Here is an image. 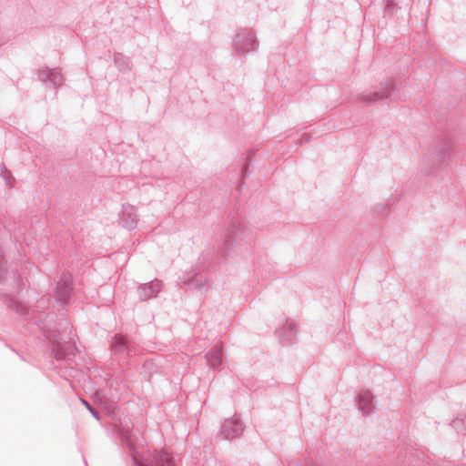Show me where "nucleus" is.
I'll return each instance as SVG.
<instances>
[{
    "instance_id": "obj_1",
    "label": "nucleus",
    "mask_w": 466,
    "mask_h": 466,
    "mask_svg": "<svg viewBox=\"0 0 466 466\" xmlns=\"http://www.w3.org/2000/svg\"><path fill=\"white\" fill-rule=\"evenodd\" d=\"M3 296L5 305L9 309L28 320V325L36 326L43 336L52 343V352L56 360H71L67 352L70 348L68 344L74 342L76 334L67 319H61L57 322V315L54 312L46 313L44 318L42 316H33V311L22 302L7 294H3Z\"/></svg>"
},
{
    "instance_id": "obj_2",
    "label": "nucleus",
    "mask_w": 466,
    "mask_h": 466,
    "mask_svg": "<svg viewBox=\"0 0 466 466\" xmlns=\"http://www.w3.org/2000/svg\"><path fill=\"white\" fill-rule=\"evenodd\" d=\"M252 240L251 229L242 218L238 215L229 217L228 225L223 231L222 240L218 249H205L201 254V261L208 271H215L218 264L223 263L235 252L242 243L248 244Z\"/></svg>"
},
{
    "instance_id": "obj_3",
    "label": "nucleus",
    "mask_w": 466,
    "mask_h": 466,
    "mask_svg": "<svg viewBox=\"0 0 466 466\" xmlns=\"http://www.w3.org/2000/svg\"><path fill=\"white\" fill-rule=\"evenodd\" d=\"M453 147L454 141L452 138L448 134H442L434 152L431 154L433 163L432 167L427 170L428 174L431 175L443 170L453 161Z\"/></svg>"
},
{
    "instance_id": "obj_4",
    "label": "nucleus",
    "mask_w": 466,
    "mask_h": 466,
    "mask_svg": "<svg viewBox=\"0 0 466 466\" xmlns=\"http://www.w3.org/2000/svg\"><path fill=\"white\" fill-rule=\"evenodd\" d=\"M232 45L238 55H246L250 51H255L259 43L256 34L251 29L244 27L236 34Z\"/></svg>"
},
{
    "instance_id": "obj_5",
    "label": "nucleus",
    "mask_w": 466,
    "mask_h": 466,
    "mask_svg": "<svg viewBox=\"0 0 466 466\" xmlns=\"http://www.w3.org/2000/svg\"><path fill=\"white\" fill-rule=\"evenodd\" d=\"M55 296L62 305H67L73 296V275L69 271H63L56 281Z\"/></svg>"
},
{
    "instance_id": "obj_6",
    "label": "nucleus",
    "mask_w": 466,
    "mask_h": 466,
    "mask_svg": "<svg viewBox=\"0 0 466 466\" xmlns=\"http://www.w3.org/2000/svg\"><path fill=\"white\" fill-rule=\"evenodd\" d=\"M133 466H176L174 457L166 450H155L151 455L139 461L133 458Z\"/></svg>"
},
{
    "instance_id": "obj_7",
    "label": "nucleus",
    "mask_w": 466,
    "mask_h": 466,
    "mask_svg": "<svg viewBox=\"0 0 466 466\" xmlns=\"http://www.w3.org/2000/svg\"><path fill=\"white\" fill-rule=\"evenodd\" d=\"M396 88L395 79L388 77L379 84L378 89L369 95H361L360 99L365 103H372L380 99L389 98Z\"/></svg>"
},
{
    "instance_id": "obj_8",
    "label": "nucleus",
    "mask_w": 466,
    "mask_h": 466,
    "mask_svg": "<svg viewBox=\"0 0 466 466\" xmlns=\"http://www.w3.org/2000/svg\"><path fill=\"white\" fill-rule=\"evenodd\" d=\"M162 288L163 281L157 279L140 284L137 288L138 300L143 302L147 301L150 299L157 298Z\"/></svg>"
},
{
    "instance_id": "obj_9",
    "label": "nucleus",
    "mask_w": 466,
    "mask_h": 466,
    "mask_svg": "<svg viewBox=\"0 0 466 466\" xmlns=\"http://www.w3.org/2000/svg\"><path fill=\"white\" fill-rule=\"evenodd\" d=\"M184 285L187 286L189 289L204 291L208 290L210 286L211 280L208 272H195L194 274L185 277L182 280Z\"/></svg>"
},
{
    "instance_id": "obj_10",
    "label": "nucleus",
    "mask_w": 466,
    "mask_h": 466,
    "mask_svg": "<svg viewBox=\"0 0 466 466\" xmlns=\"http://www.w3.org/2000/svg\"><path fill=\"white\" fill-rule=\"evenodd\" d=\"M137 222L138 215L137 208L128 203L123 204L119 214V224L128 230H133L137 228Z\"/></svg>"
},
{
    "instance_id": "obj_11",
    "label": "nucleus",
    "mask_w": 466,
    "mask_h": 466,
    "mask_svg": "<svg viewBox=\"0 0 466 466\" xmlns=\"http://www.w3.org/2000/svg\"><path fill=\"white\" fill-rule=\"evenodd\" d=\"M244 426L238 418L226 419L220 429V434L226 440H232L241 436Z\"/></svg>"
},
{
    "instance_id": "obj_12",
    "label": "nucleus",
    "mask_w": 466,
    "mask_h": 466,
    "mask_svg": "<svg viewBox=\"0 0 466 466\" xmlns=\"http://www.w3.org/2000/svg\"><path fill=\"white\" fill-rule=\"evenodd\" d=\"M110 350L113 355L126 359L131 351L129 341L122 334H116L111 339Z\"/></svg>"
},
{
    "instance_id": "obj_13",
    "label": "nucleus",
    "mask_w": 466,
    "mask_h": 466,
    "mask_svg": "<svg viewBox=\"0 0 466 466\" xmlns=\"http://www.w3.org/2000/svg\"><path fill=\"white\" fill-rule=\"evenodd\" d=\"M210 369L221 370L223 369V345L215 344L205 356Z\"/></svg>"
},
{
    "instance_id": "obj_14",
    "label": "nucleus",
    "mask_w": 466,
    "mask_h": 466,
    "mask_svg": "<svg viewBox=\"0 0 466 466\" xmlns=\"http://www.w3.org/2000/svg\"><path fill=\"white\" fill-rule=\"evenodd\" d=\"M357 408L362 412L363 416H367L373 412L374 397L373 394L367 390H360L356 397Z\"/></svg>"
},
{
    "instance_id": "obj_15",
    "label": "nucleus",
    "mask_w": 466,
    "mask_h": 466,
    "mask_svg": "<svg viewBox=\"0 0 466 466\" xmlns=\"http://www.w3.org/2000/svg\"><path fill=\"white\" fill-rule=\"evenodd\" d=\"M276 334L280 343L284 345L293 343L298 334L296 323L291 320H286L282 328L276 330Z\"/></svg>"
},
{
    "instance_id": "obj_16",
    "label": "nucleus",
    "mask_w": 466,
    "mask_h": 466,
    "mask_svg": "<svg viewBox=\"0 0 466 466\" xmlns=\"http://www.w3.org/2000/svg\"><path fill=\"white\" fill-rule=\"evenodd\" d=\"M38 79L42 82L49 81L53 86L58 87L63 84V75L57 68L41 69L37 73Z\"/></svg>"
},
{
    "instance_id": "obj_17",
    "label": "nucleus",
    "mask_w": 466,
    "mask_h": 466,
    "mask_svg": "<svg viewBox=\"0 0 466 466\" xmlns=\"http://www.w3.org/2000/svg\"><path fill=\"white\" fill-rule=\"evenodd\" d=\"M114 64L123 73L130 71V59L122 53L116 52L114 55Z\"/></svg>"
},
{
    "instance_id": "obj_18",
    "label": "nucleus",
    "mask_w": 466,
    "mask_h": 466,
    "mask_svg": "<svg viewBox=\"0 0 466 466\" xmlns=\"http://www.w3.org/2000/svg\"><path fill=\"white\" fill-rule=\"evenodd\" d=\"M116 433L117 438L127 446L129 450H134L135 446L131 442V433L129 431V427H117L116 430Z\"/></svg>"
},
{
    "instance_id": "obj_19",
    "label": "nucleus",
    "mask_w": 466,
    "mask_h": 466,
    "mask_svg": "<svg viewBox=\"0 0 466 466\" xmlns=\"http://www.w3.org/2000/svg\"><path fill=\"white\" fill-rule=\"evenodd\" d=\"M7 273V261L5 259L4 251L0 247V283H2Z\"/></svg>"
},
{
    "instance_id": "obj_20",
    "label": "nucleus",
    "mask_w": 466,
    "mask_h": 466,
    "mask_svg": "<svg viewBox=\"0 0 466 466\" xmlns=\"http://www.w3.org/2000/svg\"><path fill=\"white\" fill-rule=\"evenodd\" d=\"M400 9L398 6V0H387L384 7V12L389 15H393Z\"/></svg>"
},
{
    "instance_id": "obj_21",
    "label": "nucleus",
    "mask_w": 466,
    "mask_h": 466,
    "mask_svg": "<svg viewBox=\"0 0 466 466\" xmlns=\"http://www.w3.org/2000/svg\"><path fill=\"white\" fill-rule=\"evenodd\" d=\"M14 287L10 289L12 292H20L23 289L24 282L19 273H15L13 277Z\"/></svg>"
},
{
    "instance_id": "obj_22",
    "label": "nucleus",
    "mask_w": 466,
    "mask_h": 466,
    "mask_svg": "<svg viewBox=\"0 0 466 466\" xmlns=\"http://www.w3.org/2000/svg\"><path fill=\"white\" fill-rule=\"evenodd\" d=\"M80 400L83 403V405L86 408V410H89V412L93 415V417L96 420H100L99 412L86 400L81 398Z\"/></svg>"
},
{
    "instance_id": "obj_23",
    "label": "nucleus",
    "mask_w": 466,
    "mask_h": 466,
    "mask_svg": "<svg viewBox=\"0 0 466 466\" xmlns=\"http://www.w3.org/2000/svg\"><path fill=\"white\" fill-rule=\"evenodd\" d=\"M466 418V415L465 416H457L456 418H454L451 422V426L453 427L454 429L460 431L463 428L464 426V419Z\"/></svg>"
},
{
    "instance_id": "obj_24",
    "label": "nucleus",
    "mask_w": 466,
    "mask_h": 466,
    "mask_svg": "<svg viewBox=\"0 0 466 466\" xmlns=\"http://www.w3.org/2000/svg\"><path fill=\"white\" fill-rule=\"evenodd\" d=\"M2 177L5 182V185H7V186H11L13 181H15L14 177L11 175V173L9 171H8V173L2 175Z\"/></svg>"
},
{
    "instance_id": "obj_25",
    "label": "nucleus",
    "mask_w": 466,
    "mask_h": 466,
    "mask_svg": "<svg viewBox=\"0 0 466 466\" xmlns=\"http://www.w3.org/2000/svg\"><path fill=\"white\" fill-rule=\"evenodd\" d=\"M248 167H249V163L245 164L241 169L243 178H245L248 175Z\"/></svg>"
},
{
    "instance_id": "obj_26",
    "label": "nucleus",
    "mask_w": 466,
    "mask_h": 466,
    "mask_svg": "<svg viewBox=\"0 0 466 466\" xmlns=\"http://www.w3.org/2000/svg\"><path fill=\"white\" fill-rule=\"evenodd\" d=\"M0 169H1V174L2 175L5 174V173H8L7 167H6V166L4 163L1 164Z\"/></svg>"
},
{
    "instance_id": "obj_27",
    "label": "nucleus",
    "mask_w": 466,
    "mask_h": 466,
    "mask_svg": "<svg viewBox=\"0 0 466 466\" xmlns=\"http://www.w3.org/2000/svg\"><path fill=\"white\" fill-rule=\"evenodd\" d=\"M375 208H376V211L381 212V211H383L386 208V206L382 205V204H380V205H377Z\"/></svg>"
},
{
    "instance_id": "obj_28",
    "label": "nucleus",
    "mask_w": 466,
    "mask_h": 466,
    "mask_svg": "<svg viewBox=\"0 0 466 466\" xmlns=\"http://www.w3.org/2000/svg\"><path fill=\"white\" fill-rule=\"evenodd\" d=\"M289 466H300V465L298 462H296V463L292 462V463H289Z\"/></svg>"
},
{
    "instance_id": "obj_29",
    "label": "nucleus",
    "mask_w": 466,
    "mask_h": 466,
    "mask_svg": "<svg viewBox=\"0 0 466 466\" xmlns=\"http://www.w3.org/2000/svg\"><path fill=\"white\" fill-rule=\"evenodd\" d=\"M254 154V151L253 150H249L248 151V155H253Z\"/></svg>"
},
{
    "instance_id": "obj_30",
    "label": "nucleus",
    "mask_w": 466,
    "mask_h": 466,
    "mask_svg": "<svg viewBox=\"0 0 466 466\" xmlns=\"http://www.w3.org/2000/svg\"><path fill=\"white\" fill-rule=\"evenodd\" d=\"M306 466H314V465H312V464H307Z\"/></svg>"
}]
</instances>
